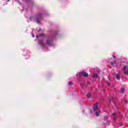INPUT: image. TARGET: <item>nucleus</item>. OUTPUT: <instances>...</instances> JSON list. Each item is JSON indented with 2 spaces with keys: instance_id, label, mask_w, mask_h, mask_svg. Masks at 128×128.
I'll return each mask as SVG.
<instances>
[{
  "instance_id": "nucleus-1",
  "label": "nucleus",
  "mask_w": 128,
  "mask_h": 128,
  "mask_svg": "<svg viewBox=\"0 0 128 128\" xmlns=\"http://www.w3.org/2000/svg\"><path fill=\"white\" fill-rule=\"evenodd\" d=\"M44 18V15L42 13L38 14L37 15V18H36V22L37 24H40V20Z\"/></svg>"
},
{
  "instance_id": "nucleus-2",
  "label": "nucleus",
  "mask_w": 128,
  "mask_h": 128,
  "mask_svg": "<svg viewBox=\"0 0 128 128\" xmlns=\"http://www.w3.org/2000/svg\"><path fill=\"white\" fill-rule=\"evenodd\" d=\"M80 76H84V78H88V74L84 72H81L79 73Z\"/></svg>"
},
{
  "instance_id": "nucleus-3",
  "label": "nucleus",
  "mask_w": 128,
  "mask_h": 128,
  "mask_svg": "<svg viewBox=\"0 0 128 128\" xmlns=\"http://www.w3.org/2000/svg\"><path fill=\"white\" fill-rule=\"evenodd\" d=\"M93 110L94 112H96V110H98V103H96V104H94L93 105Z\"/></svg>"
},
{
  "instance_id": "nucleus-4",
  "label": "nucleus",
  "mask_w": 128,
  "mask_h": 128,
  "mask_svg": "<svg viewBox=\"0 0 128 128\" xmlns=\"http://www.w3.org/2000/svg\"><path fill=\"white\" fill-rule=\"evenodd\" d=\"M46 44H47V46H52V40H48L46 41Z\"/></svg>"
},
{
  "instance_id": "nucleus-5",
  "label": "nucleus",
  "mask_w": 128,
  "mask_h": 128,
  "mask_svg": "<svg viewBox=\"0 0 128 128\" xmlns=\"http://www.w3.org/2000/svg\"><path fill=\"white\" fill-rule=\"evenodd\" d=\"M126 70V66H124V74H128V70Z\"/></svg>"
},
{
  "instance_id": "nucleus-6",
  "label": "nucleus",
  "mask_w": 128,
  "mask_h": 128,
  "mask_svg": "<svg viewBox=\"0 0 128 128\" xmlns=\"http://www.w3.org/2000/svg\"><path fill=\"white\" fill-rule=\"evenodd\" d=\"M39 44L40 46H44V41L42 40H40Z\"/></svg>"
},
{
  "instance_id": "nucleus-7",
  "label": "nucleus",
  "mask_w": 128,
  "mask_h": 128,
  "mask_svg": "<svg viewBox=\"0 0 128 128\" xmlns=\"http://www.w3.org/2000/svg\"><path fill=\"white\" fill-rule=\"evenodd\" d=\"M86 96L87 97V98H92V94H90V93H88L86 94Z\"/></svg>"
},
{
  "instance_id": "nucleus-8",
  "label": "nucleus",
  "mask_w": 128,
  "mask_h": 128,
  "mask_svg": "<svg viewBox=\"0 0 128 128\" xmlns=\"http://www.w3.org/2000/svg\"><path fill=\"white\" fill-rule=\"evenodd\" d=\"M116 78H117L118 80H120V74H116Z\"/></svg>"
},
{
  "instance_id": "nucleus-9",
  "label": "nucleus",
  "mask_w": 128,
  "mask_h": 128,
  "mask_svg": "<svg viewBox=\"0 0 128 128\" xmlns=\"http://www.w3.org/2000/svg\"><path fill=\"white\" fill-rule=\"evenodd\" d=\"M93 78H98V75L96 74H94L92 75Z\"/></svg>"
},
{
  "instance_id": "nucleus-10",
  "label": "nucleus",
  "mask_w": 128,
  "mask_h": 128,
  "mask_svg": "<svg viewBox=\"0 0 128 128\" xmlns=\"http://www.w3.org/2000/svg\"><path fill=\"white\" fill-rule=\"evenodd\" d=\"M121 94H124V88H122L121 90Z\"/></svg>"
},
{
  "instance_id": "nucleus-11",
  "label": "nucleus",
  "mask_w": 128,
  "mask_h": 128,
  "mask_svg": "<svg viewBox=\"0 0 128 128\" xmlns=\"http://www.w3.org/2000/svg\"><path fill=\"white\" fill-rule=\"evenodd\" d=\"M96 116H100V114H98V112H96Z\"/></svg>"
},
{
  "instance_id": "nucleus-12",
  "label": "nucleus",
  "mask_w": 128,
  "mask_h": 128,
  "mask_svg": "<svg viewBox=\"0 0 128 128\" xmlns=\"http://www.w3.org/2000/svg\"><path fill=\"white\" fill-rule=\"evenodd\" d=\"M125 104H128V100H124Z\"/></svg>"
},
{
  "instance_id": "nucleus-13",
  "label": "nucleus",
  "mask_w": 128,
  "mask_h": 128,
  "mask_svg": "<svg viewBox=\"0 0 128 128\" xmlns=\"http://www.w3.org/2000/svg\"><path fill=\"white\" fill-rule=\"evenodd\" d=\"M72 82H68V86H72Z\"/></svg>"
},
{
  "instance_id": "nucleus-14",
  "label": "nucleus",
  "mask_w": 128,
  "mask_h": 128,
  "mask_svg": "<svg viewBox=\"0 0 128 128\" xmlns=\"http://www.w3.org/2000/svg\"><path fill=\"white\" fill-rule=\"evenodd\" d=\"M110 64H111V65L112 66H114V64H116V62H110Z\"/></svg>"
},
{
  "instance_id": "nucleus-15",
  "label": "nucleus",
  "mask_w": 128,
  "mask_h": 128,
  "mask_svg": "<svg viewBox=\"0 0 128 128\" xmlns=\"http://www.w3.org/2000/svg\"><path fill=\"white\" fill-rule=\"evenodd\" d=\"M113 120H116V116H114V118H113Z\"/></svg>"
},
{
  "instance_id": "nucleus-16",
  "label": "nucleus",
  "mask_w": 128,
  "mask_h": 128,
  "mask_svg": "<svg viewBox=\"0 0 128 128\" xmlns=\"http://www.w3.org/2000/svg\"><path fill=\"white\" fill-rule=\"evenodd\" d=\"M112 56H113V58L115 59L116 60V56L114 55H112Z\"/></svg>"
},
{
  "instance_id": "nucleus-17",
  "label": "nucleus",
  "mask_w": 128,
  "mask_h": 128,
  "mask_svg": "<svg viewBox=\"0 0 128 128\" xmlns=\"http://www.w3.org/2000/svg\"><path fill=\"white\" fill-rule=\"evenodd\" d=\"M44 34H40V36H42Z\"/></svg>"
},
{
  "instance_id": "nucleus-18",
  "label": "nucleus",
  "mask_w": 128,
  "mask_h": 128,
  "mask_svg": "<svg viewBox=\"0 0 128 128\" xmlns=\"http://www.w3.org/2000/svg\"><path fill=\"white\" fill-rule=\"evenodd\" d=\"M112 116H116V113H113Z\"/></svg>"
},
{
  "instance_id": "nucleus-19",
  "label": "nucleus",
  "mask_w": 128,
  "mask_h": 128,
  "mask_svg": "<svg viewBox=\"0 0 128 128\" xmlns=\"http://www.w3.org/2000/svg\"><path fill=\"white\" fill-rule=\"evenodd\" d=\"M32 16H30V20H32Z\"/></svg>"
},
{
  "instance_id": "nucleus-20",
  "label": "nucleus",
  "mask_w": 128,
  "mask_h": 128,
  "mask_svg": "<svg viewBox=\"0 0 128 128\" xmlns=\"http://www.w3.org/2000/svg\"><path fill=\"white\" fill-rule=\"evenodd\" d=\"M107 84H108V86H110V83H108V82Z\"/></svg>"
},
{
  "instance_id": "nucleus-21",
  "label": "nucleus",
  "mask_w": 128,
  "mask_h": 128,
  "mask_svg": "<svg viewBox=\"0 0 128 128\" xmlns=\"http://www.w3.org/2000/svg\"><path fill=\"white\" fill-rule=\"evenodd\" d=\"M32 37H33V38H34V35H32Z\"/></svg>"
},
{
  "instance_id": "nucleus-22",
  "label": "nucleus",
  "mask_w": 128,
  "mask_h": 128,
  "mask_svg": "<svg viewBox=\"0 0 128 128\" xmlns=\"http://www.w3.org/2000/svg\"><path fill=\"white\" fill-rule=\"evenodd\" d=\"M32 37H33V38H34V35H32Z\"/></svg>"
},
{
  "instance_id": "nucleus-23",
  "label": "nucleus",
  "mask_w": 128,
  "mask_h": 128,
  "mask_svg": "<svg viewBox=\"0 0 128 128\" xmlns=\"http://www.w3.org/2000/svg\"><path fill=\"white\" fill-rule=\"evenodd\" d=\"M90 84V82H87V84Z\"/></svg>"
},
{
  "instance_id": "nucleus-24",
  "label": "nucleus",
  "mask_w": 128,
  "mask_h": 128,
  "mask_svg": "<svg viewBox=\"0 0 128 128\" xmlns=\"http://www.w3.org/2000/svg\"><path fill=\"white\" fill-rule=\"evenodd\" d=\"M127 68H128V66H127Z\"/></svg>"
},
{
  "instance_id": "nucleus-25",
  "label": "nucleus",
  "mask_w": 128,
  "mask_h": 128,
  "mask_svg": "<svg viewBox=\"0 0 128 128\" xmlns=\"http://www.w3.org/2000/svg\"><path fill=\"white\" fill-rule=\"evenodd\" d=\"M38 32H40V30H38Z\"/></svg>"
}]
</instances>
